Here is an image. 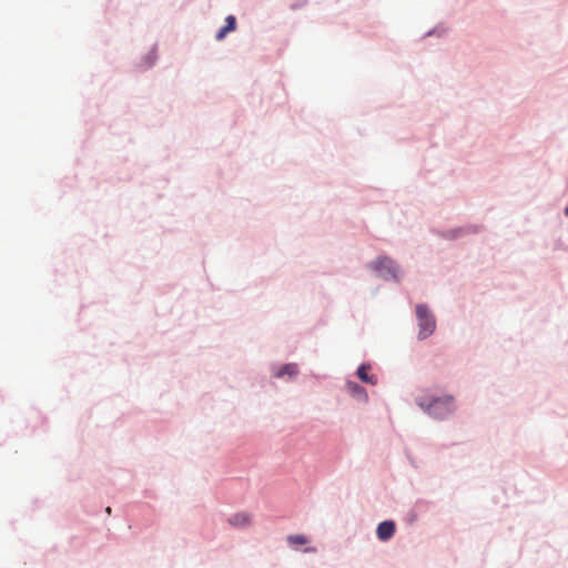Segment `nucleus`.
<instances>
[{"label":"nucleus","instance_id":"1","mask_svg":"<svg viewBox=\"0 0 568 568\" xmlns=\"http://www.w3.org/2000/svg\"><path fill=\"white\" fill-rule=\"evenodd\" d=\"M417 405L430 416L438 419L446 418L455 409L454 397L450 395L436 397L429 402L417 399Z\"/></svg>","mask_w":568,"mask_h":568},{"label":"nucleus","instance_id":"2","mask_svg":"<svg viewBox=\"0 0 568 568\" xmlns=\"http://www.w3.org/2000/svg\"><path fill=\"white\" fill-rule=\"evenodd\" d=\"M416 315L418 318L419 325V337L426 338L428 337L435 329V320L434 316L428 312L425 305L416 306Z\"/></svg>","mask_w":568,"mask_h":568},{"label":"nucleus","instance_id":"3","mask_svg":"<svg viewBox=\"0 0 568 568\" xmlns=\"http://www.w3.org/2000/svg\"><path fill=\"white\" fill-rule=\"evenodd\" d=\"M373 268L378 271V272H383L385 271L386 273H384L383 275L386 276V275H389V276H393L395 277L396 276V271H397V267L394 263V261H392L389 257L387 256H382V257H378L373 264H372Z\"/></svg>","mask_w":568,"mask_h":568},{"label":"nucleus","instance_id":"4","mask_svg":"<svg viewBox=\"0 0 568 568\" xmlns=\"http://www.w3.org/2000/svg\"><path fill=\"white\" fill-rule=\"evenodd\" d=\"M395 523L390 520L383 521L377 527V537L382 541H386L395 534Z\"/></svg>","mask_w":568,"mask_h":568},{"label":"nucleus","instance_id":"5","mask_svg":"<svg viewBox=\"0 0 568 568\" xmlns=\"http://www.w3.org/2000/svg\"><path fill=\"white\" fill-rule=\"evenodd\" d=\"M251 515L237 513L229 517L227 523L234 528H245L251 525Z\"/></svg>","mask_w":568,"mask_h":568},{"label":"nucleus","instance_id":"6","mask_svg":"<svg viewBox=\"0 0 568 568\" xmlns=\"http://www.w3.org/2000/svg\"><path fill=\"white\" fill-rule=\"evenodd\" d=\"M236 28V19L234 16H227L225 19V26L221 28V30L216 33V40L221 41L225 38V36L234 31Z\"/></svg>","mask_w":568,"mask_h":568},{"label":"nucleus","instance_id":"7","mask_svg":"<svg viewBox=\"0 0 568 568\" xmlns=\"http://www.w3.org/2000/svg\"><path fill=\"white\" fill-rule=\"evenodd\" d=\"M298 373V368H297V365L296 364H293V363H290V364H285L283 365L275 374L274 376L276 378H282L284 376H288L290 378H293L297 375Z\"/></svg>","mask_w":568,"mask_h":568},{"label":"nucleus","instance_id":"8","mask_svg":"<svg viewBox=\"0 0 568 568\" xmlns=\"http://www.w3.org/2000/svg\"><path fill=\"white\" fill-rule=\"evenodd\" d=\"M369 368L371 367L368 365H361L357 369V376L362 382L375 385L377 383V378L374 375H368Z\"/></svg>","mask_w":568,"mask_h":568},{"label":"nucleus","instance_id":"9","mask_svg":"<svg viewBox=\"0 0 568 568\" xmlns=\"http://www.w3.org/2000/svg\"><path fill=\"white\" fill-rule=\"evenodd\" d=\"M307 538L304 535H290L287 536V542L292 547H297L307 544Z\"/></svg>","mask_w":568,"mask_h":568},{"label":"nucleus","instance_id":"10","mask_svg":"<svg viewBox=\"0 0 568 568\" xmlns=\"http://www.w3.org/2000/svg\"><path fill=\"white\" fill-rule=\"evenodd\" d=\"M347 388H348V390H349L353 395H364V396L366 397V393H365L364 388H362L361 386H358L356 383L348 382V383H347Z\"/></svg>","mask_w":568,"mask_h":568},{"label":"nucleus","instance_id":"11","mask_svg":"<svg viewBox=\"0 0 568 568\" xmlns=\"http://www.w3.org/2000/svg\"><path fill=\"white\" fill-rule=\"evenodd\" d=\"M305 551H308V552H315L316 551V548L314 547H310V548H306Z\"/></svg>","mask_w":568,"mask_h":568},{"label":"nucleus","instance_id":"12","mask_svg":"<svg viewBox=\"0 0 568 568\" xmlns=\"http://www.w3.org/2000/svg\"><path fill=\"white\" fill-rule=\"evenodd\" d=\"M105 511H106V514L110 515L111 514V507H106Z\"/></svg>","mask_w":568,"mask_h":568},{"label":"nucleus","instance_id":"13","mask_svg":"<svg viewBox=\"0 0 568 568\" xmlns=\"http://www.w3.org/2000/svg\"><path fill=\"white\" fill-rule=\"evenodd\" d=\"M565 212H566V215H568V206L566 207Z\"/></svg>","mask_w":568,"mask_h":568}]
</instances>
